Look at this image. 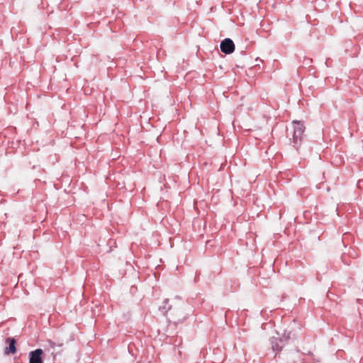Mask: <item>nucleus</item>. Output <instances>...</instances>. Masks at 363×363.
<instances>
[{
  "mask_svg": "<svg viewBox=\"0 0 363 363\" xmlns=\"http://www.w3.org/2000/svg\"><path fill=\"white\" fill-rule=\"evenodd\" d=\"M6 342L9 343V345L8 347H6L5 349V354H14L16 352V340L14 338H8L6 340Z\"/></svg>",
  "mask_w": 363,
  "mask_h": 363,
  "instance_id": "20e7f679",
  "label": "nucleus"
},
{
  "mask_svg": "<svg viewBox=\"0 0 363 363\" xmlns=\"http://www.w3.org/2000/svg\"><path fill=\"white\" fill-rule=\"evenodd\" d=\"M43 351L42 349H36L29 353V363H43Z\"/></svg>",
  "mask_w": 363,
  "mask_h": 363,
  "instance_id": "7ed1b4c3",
  "label": "nucleus"
},
{
  "mask_svg": "<svg viewBox=\"0 0 363 363\" xmlns=\"http://www.w3.org/2000/svg\"><path fill=\"white\" fill-rule=\"evenodd\" d=\"M220 50L225 54H231L235 50L233 41L230 38H225L220 43Z\"/></svg>",
  "mask_w": 363,
  "mask_h": 363,
  "instance_id": "f03ea898",
  "label": "nucleus"
},
{
  "mask_svg": "<svg viewBox=\"0 0 363 363\" xmlns=\"http://www.w3.org/2000/svg\"><path fill=\"white\" fill-rule=\"evenodd\" d=\"M51 347H55V343H54V342H51Z\"/></svg>",
  "mask_w": 363,
  "mask_h": 363,
  "instance_id": "39448f33",
  "label": "nucleus"
},
{
  "mask_svg": "<svg viewBox=\"0 0 363 363\" xmlns=\"http://www.w3.org/2000/svg\"><path fill=\"white\" fill-rule=\"evenodd\" d=\"M294 130L293 134V143L294 145H297L302 139V135L304 132V126L298 121H294Z\"/></svg>",
  "mask_w": 363,
  "mask_h": 363,
  "instance_id": "f257e3e1",
  "label": "nucleus"
}]
</instances>
